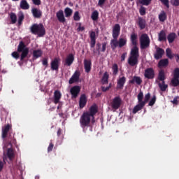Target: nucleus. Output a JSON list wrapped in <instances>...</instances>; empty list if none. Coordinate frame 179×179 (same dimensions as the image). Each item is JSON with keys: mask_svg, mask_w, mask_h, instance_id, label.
Masks as SVG:
<instances>
[{"mask_svg": "<svg viewBox=\"0 0 179 179\" xmlns=\"http://www.w3.org/2000/svg\"><path fill=\"white\" fill-rule=\"evenodd\" d=\"M130 40L134 47L130 51V55L128 58V64L130 65V66H136L139 62L138 58L140 57L139 48L137 45L138 34L134 32L131 33Z\"/></svg>", "mask_w": 179, "mask_h": 179, "instance_id": "1", "label": "nucleus"}, {"mask_svg": "<svg viewBox=\"0 0 179 179\" xmlns=\"http://www.w3.org/2000/svg\"><path fill=\"white\" fill-rule=\"evenodd\" d=\"M98 113V106L96 104H92L91 107H90V111H85L83 113L80 118V124L83 128L85 127H88L91 122V117L94 118V115Z\"/></svg>", "mask_w": 179, "mask_h": 179, "instance_id": "2", "label": "nucleus"}, {"mask_svg": "<svg viewBox=\"0 0 179 179\" xmlns=\"http://www.w3.org/2000/svg\"><path fill=\"white\" fill-rule=\"evenodd\" d=\"M19 52H21L20 56V60L23 61L26 57H27L29 50V48L27 47L26 44L24 43V41H20L18 47H17V51H13L12 52V56L14 58H16L17 59L20 57Z\"/></svg>", "mask_w": 179, "mask_h": 179, "instance_id": "3", "label": "nucleus"}, {"mask_svg": "<svg viewBox=\"0 0 179 179\" xmlns=\"http://www.w3.org/2000/svg\"><path fill=\"white\" fill-rule=\"evenodd\" d=\"M31 31L33 34H38V37H43L46 31L43 23H34L31 26Z\"/></svg>", "mask_w": 179, "mask_h": 179, "instance_id": "4", "label": "nucleus"}, {"mask_svg": "<svg viewBox=\"0 0 179 179\" xmlns=\"http://www.w3.org/2000/svg\"><path fill=\"white\" fill-rule=\"evenodd\" d=\"M144 97V94L142 90H140L139 93L137 95L138 99V104L135 106L133 108L132 113L134 114H136L138 113V111H140V110H142L143 108V99Z\"/></svg>", "mask_w": 179, "mask_h": 179, "instance_id": "5", "label": "nucleus"}, {"mask_svg": "<svg viewBox=\"0 0 179 179\" xmlns=\"http://www.w3.org/2000/svg\"><path fill=\"white\" fill-rule=\"evenodd\" d=\"M150 45V38L147 34H141L140 37V47L141 50H145Z\"/></svg>", "mask_w": 179, "mask_h": 179, "instance_id": "6", "label": "nucleus"}, {"mask_svg": "<svg viewBox=\"0 0 179 179\" xmlns=\"http://www.w3.org/2000/svg\"><path fill=\"white\" fill-rule=\"evenodd\" d=\"M122 100L120 96H115V97H114L110 102L111 108L113 110H118L122 104Z\"/></svg>", "mask_w": 179, "mask_h": 179, "instance_id": "7", "label": "nucleus"}, {"mask_svg": "<svg viewBox=\"0 0 179 179\" xmlns=\"http://www.w3.org/2000/svg\"><path fill=\"white\" fill-rule=\"evenodd\" d=\"M80 90H81V87L78 85L71 87L70 93L71 94V98L76 99V97H78L79 93L80 92Z\"/></svg>", "mask_w": 179, "mask_h": 179, "instance_id": "8", "label": "nucleus"}, {"mask_svg": "<svg viewBox=\"0 0 179 179\" xmlns=\"http://www.w3.org/2000/svg\"><path fill=\"white\" fill-rule=\"evenodd\" d=\"M144 76L147 79H154L155 76V69L153 68H146L144 71Z\"/></svg>", "mask_w": 179, "mask_h": 179, "instance_id": "9", "label": "nucleus"}, {"mask_svg": "<svg viewBox=\"0 0 179 179\" xmlns=\"http://www.w3.org/2000/svg\"><path fill=\"white\" fill-rule=\"evenodd\" d=\"M120 31H121V26L118 23L115 24L113 28V33L112 36L114 38H116L117 40L120 34Z\"/></svg>", "mask_w": 179, "mask_h": 179, "instance_id": "10", "label": "nucleus"}, {"mask_svg": "<svg viewBox=\"0 0 179 179\" xmlns=\"http://www.w3.org/2000/svg\"><path fill=\"white\" fill-rule=\"evenodd\" d=\"M80 71L77 70L73 73L71 78L69 80V83L71 85L72 83H75V82H78L80 77Z\"/></svg>", "mask_w": 179, "mask_h": 179, "instance_id": "11", "label": "nucleus"}, {"mask_svg": "<svg viewBox=\"0 0 179 179\" xmlns=\"http://www.w3.org/2000/svg\"><path fill=\"white\" fill-rule=\"evenodd\" d=\"M60 61V58L56 57L51 62V69L52 71H58Z\"/></svg>", "mask_w": 179, "mask_h": 179, "instance_id": "12", "label": "nucleus"}, {"mask_svg": "<svg viewBox=\"0 0 179 179\" xmlns=\"http://www.w3.org/2000/svg\"><path fill=\"white\" fill-rule=\"evenodd\" d=\"M31 13L34 17H36L37 19H41V17H42L43 16L42 10H41V9H38V8H32Z\"/></svg>", "mask_w": 179, "mask_h": 179, "instance_id": "13", "label": "nucleus"}, {"mask_svg": "<svg viewBox=\"0 0 179 179\" xmlns=\"http://www.w3.org/2000/svg\"><path fill=\"white\" fill-rule=\"evenodd\" d=\"M165 51L163 50V48H161L160 47H157L156 48V52L154 54V57L155 59H160V58H162Z\"/></svg>", "mask_w": 179, "mask_h": 179, "instance_id": "14", "label": "nucleus"}, {"mask_svg": "<svg viewBox=\"0 0 179 179\" xmlns=\"http://www.w3.org/2000/svg\"><path fill=\"white\" fill-rule=\"evenodd\" d=\"M166 57H168V58H170L171 59H172L173 57H175L176 62H179V54L173 55L171 48H166Z\"/></svg>", "mask_w": 179, "mask_h": 179, "instance_id": "15", "label": "nucleus"}, {"mask_svg": "<svg viewBox=\"0 0 179 179\" xmlns=\"http://www.w3.org/2000/svg\"><path fill=\"white\" fill-rule=\"evenodd\" d=\"M126 82H127L126 76H122L121 78H119L117 82V89H123Z\"/></svg>", "mask_w": 179, "mask_h": 179, "instance_id": "16", "label": "nucleus"}, {"mask_svg": "<svg viewBox=\"0 0 179 179\" xmlns=\"http://www.w3.org/2000/svg\"><path fill=\"white\" fill-rule=\"evenodd\" d=\"M74 59H75V57H74L73 54H69V55H67V57L64 61V65L71 66V65H72Z\"/></svg>", "mask_w": 179, "mask_h": 179, "instance_id": "17", "label": "nucleus"}, {"mask_svg": "<svg viewBox=\"0 0 179 179\" xmlns=\"http://www.w3.org/2000/svg\"><path fill=\"white\" fill-rule=\"evenodd\" d=\"M87 103V99L86 97V94H83L80 97L79 106L80 108H83Z\"/></svg>", "mask_w": 179, "mask_h": 179, "instance_id": "18", "label": "nucleus"}, {"mask_svg": "<svg viewBox=\"0 0 179 179\" xmlns=\"http://www.w3.org/2000/svg\"><path fill=\"white\" fill-rule=\"evenodd\" d=\"M90 37L91 38L90 41V47L91 48H94L96 43V33L95 31H91L90 34Z\"/></svg>", "mask_w": 179, "mask_h": 179, "instance_id": "19", "label": "nucleus"}, {"mask_svg": "<svg viewBox=\"0 0 179 179\" xmlns=\"http://www.w3.org/2000/svg\"><path fill=\"white\" fill-rule=\"evenodd\" d=\"M62 96V94L60 90H55V92H54V103L55 104H57L58 103H59Z\"/></svg>", "mask_w": 179, "mask_h": 179, "instance_id": "20", "label": "nucleus"}, {"mask_svg": "<svg viewBox=\"0 0 179 179\" xmlns=\"http://www.w3.org/2000/svg\"><path fill=\"white\" fill-rule=\"evenodd\" d=\"M84 68L85 69V72L89 73L92 69V61L91 59H84Z\"/></svg>", "mask_w": 179, "mask_h": 179, "instance_id": "21", "label": "nucleus"}, {"mask_svg": "<svg viewBox=\"0 0 179 179\" xmlns=\"http://www.w3.org/2000/svg\"><path fill=\"white\" fill-rule=\"evenodd\" d=\"M137 23H138L141 30H143V29H145V27H146V20H145V19H143V17H141V16H138Z\"/></svg>", "mask_w": 179, "mask_h": 179, "instance_id": "22", "label": "nucleus"}, {"mask_svg": "<svg viewBox=\"0 0 179 179\" xmlns=\"http://www.w3.org/2000/svg\"><path fill=\"white\" fill-rule=\"evenodd\" d=\"M57 17L61 23H64V22H66L65 16L64 15V10L62 9L57 12Z\"/></svg>", "mask_w": 179, "mask_h": 179, "instance_id": "23", "label": "nucleus"}, {"mask_svg": "<svg viewBox=\"0 0 179 179\" xmlns=\"http://www.w3.org/2000/svg\"><path fill=\"white\" fill-rule=\"evenodd\" d=\"M169 64V58H164L160 59L158 62L159 68H163L165 66H168Z\"/></svg>", "mask_w": 179, "mask_h": 179, "instance_id": "24", "label": "nucleus"}, {"mask_svg": "<svg viewBox=\"0 0 179 179\" xmlns=\"http://www.w3.org/2000/svg\"><path fill=\"white\" fill-rule=\"evenodd\" d=\"M158 86H159L160 90H162V92H166V90L169 87V85L166 84V83H165V79H164L162 80V82H159Z\"/></svg>", "mask_w": 179, "mask_h": 179, "instance_id": "25", "label": "nucleus"}, {"mask_svg": "<svg viewBox=\"0 0 179 179\" xmlns=\"http://www.w3.org/2000/svg\"><path fill=\"white\" fill-rule=\"evenodd\" d=\"M21 9L27 10L29 9L30 5L27 0H22L20 3Z\"/></svg>", "mask_w": 179, "mask_h": 179, "instance_id": "26", "label": "nucleus"}, {"mask_svg": "<svg viewBox=\"0 0 179 179\" xmlns=\"http://www.w3.org/2000/svg\"><path fill=\"white\" fill-rule=\"evenodd\" d=\"M137 83V85H141L143 80L141 76H134L132 79L129 80V83Z\"/></svg>", "mask_w": 179, "mask_h": 179, "instance_id": "27", "label": "nucleus"}, {"mask_svg": "<svg viewBox=\"0 0 179 179\" xmlns=\"http://www.w3.org/2000/svg\"><path fill=\"white\" fill-rule=\"evenodd\" d=\"M43 54L42 50H34L33 51V59H37L39 57H41Z\"/></svg>", "mask_w": 179, "mask_h": 179, "instance_id": "28", "label": "nucleus"}, {"mask_svg": "<svg viewBox=\"0 0 179 179\" xmlns=\"http://www.w3.org/2000/svg\"><path fill=\"white\" fill-rule=\"evenodd\" d=\"M167 19V15L165 10H162L159 15V20L160 22H165Z\"/></svg>", "mask_w": 179, "mask_h": 179, "instance_id": "29", "label": "nucleus"}, {"mask_svg": "<svg viewBox=\"0 0 179 179\" xmlns=\"http://www.w3.org/2000/svg\"><path fill=\"white\" fill-rule=\"evenodd\" d=\"M9 129L10 124H7V125H5V127L2 129V138H6Z\"/></svg>", "mask_w": 179, "mask_h": 179, "instance_id": "30", "label": "nucleus"}, {"mask_svg": "<svg viewBox=\"0 0 179 179\" xmlns=\"http://www.w3.org/2000/svg\"><path fill=\"white\" fill-rule=\"evenodd\" d=\"M7 156L10 160H13V157H15L14 150H13V148H8Z\"/></svg>", "mask_w": 179, "mask_h": 179, "instance_id": "31", "label": "nucleus"}, {"mask_svg": "<svg viewBox=\"0 0 179 179\" xmlns=\"http://www.w3.org/2000/svg\"><path fill=\"white\" fill-rule=\"evenodd\" d=\"M119 45V41L118 40H117V38H113L112 40H110V45H111V48L113 50H115V48H117V47Z\"/></svg>", "mask_w": 179, "mask_h": 179, "instance_id": "32", "label": "nucleus"}, {"mask_svg": "<svg viewBox=\"0 0 179 179\" xmlns=\"http://www.w3.org/2000/svg\"><path fill=\"white\" fill-rule=\"evenodd\" d=\"M166 40V31L164 30H161L159 33V41H164Z\"/></svg>", "mask_w": 179, "mask_h": 179, "instance_id": "33", "label": "nucleus"}, {"mask_svg": "<svg viewBox=\"0 0 179 179\" xmlns=\"http://www.w3.org/2000/svg\"><path fill=\"white\" fill-rule=\"evenodd\" d=\"M158 79L159 80H161V82H163L164 79H166L165 72L163 69H161V71H159Z\"/></svg>", "mask_w": 179, "mask_h": 179, "instance_id": "34", "label": "nucleus"}, {"mask_svg": "<svg viewBox=\"0 0 179 179\" xmlns=\"http://www.w3.org/2000/svg\"><path fill=\"white\" fill-rule=\"evenodd\" d=\"M108 78H109V73L108 72H104L101 78L102 83L103 84L108 83Z\"/></svg>", "mask_w": 179, "mask_h": 179, "instance_id": "35", "label": "nucleus"}, {"mask_svg": "<svg viewBox=\"0 0 179 179\" xmlns=\"http://www.w3.org/2000/svg\"><path fill=\"white\" fill-rule=\"evenodd\" d=\"M64 14L66 17H70L71 16H72L73 9H71V8H69V7L65 8Z\"/></svg>", "mask_w": 179, "mask_h": 179, "instance_id": "36", "label": "nucleus"}, {"mask_svg": "<svg viewBox=\"0 0 179 179\" xmlns=\"http://www.w3.org/2000/svg\"><path fill=\"white\" fill-rule=\"evenodd\" d=\"M176 33H170L168 34L167 38L169 43H173L176 40Z\"/></svg>", "mask_w": 179, "mask_h": 179, "instance_id": "37", "label": "nucleus"}, {"mask_svg": "<svg viewBox=\"0 0 179 179\" xmlns=\"http://www.w3.org/2000/svg\"><path fill=\"white\" fill-rule=\"evenodd\" d=\"M127 43V38H119L118 45L120 48L124 47V45H126Z\"/></svg>", "mask_w": 179, "mask_h": 179, "instance_id": "38", "label": "nucleus"}, {"mask_svg": "<svg viewBox=\"0 0 179 179\" xmlns=\"http://www.w3.org/2000/svg\"><path fill=\"white\" fill-rule=\"evenodd\" d=\"M113 75H117L119 72V66L117 64H113L112 66Z\"/></svg>", "mask_w": 179, "mask_h": 179, "instance_id": "39", "label": "nucleus"}, {"mask_svg": "<svg viewBox=\"0 0 179 179\" xmlns=\"http://www.w3.org/2000/svg\"><path fill=\"white\" fill-rule=\"evenodd\" d=\"M150 99V93H146V94H145V98L144 100L143 99V108L145 107L146 103H148V101H149Z\"/></svg>", "mask_w": 179, "mask_h": 179, "instance_id": "40", "label": "nucleus"}, {"mask_svg": "<svg viewBox=\"0 0 179 179\" xmlns=\"http://www.w3.org/2000/svg\"><path fill=\"white\" fill-rule=\"evenodd\" d=\"M99 16V13L98 10H94L91 15V18L92 20H98Z\"/></svg>", "mask_w": 179, "mask_h": 179, "instance_id": "41", "label": "nucleus"}, {"mask_svg": "<svg viewBox=\"0 0 179 179\" xmlns=\"http://www.w3.org/2000/svg\"><path fill=\"white\" fill-rule=\"evenodd\" d=\"M24 19V15L23 12H20L18 14V24H19V26H20L22 24Z\"/></svg>", "mask_w": 179, "mask_h": 179, "instance_id": "42", "label": "nucleus"}, {"mask_svg": "<svg viewBox=\"0 0 179 179\" xmlns=\"http://www.w3.org/2000/svg\"><path fill=\"white\" fill-rule=\"evenodd\" d=\"M10 17L11 19V23H13V24H14L15 23H16L17 22V15H15V13H14L13 12H12L10 15Z\"/></svg>", "mask_w": 179, "mask_h": 179, "instance_id": "43", "label": "nucleus"}, {"mask_svg": "<svg viewBox=\"0 0 179 179\" xmlns=\"http://www.w3.org/2000/svg\"><path fill=\"white\" fill-rule=\"evenodd\" d=\"M139 13L141 16H144L145 15H146V8H145V6H143V5H142L140 7Z\"/></svg>", "mask_w": 179, "mask_h": 179, "instance_id": "44", "label": "nucleus"}, {"mask_svg": "<svg viewBox=\"0 0 179 179\" xmlns=\"http://www.w3.org/2000/svg\"><path fill=\"white\" fill-rule=\"evenodd\" d=\"M156 100H157V96L156 94H154L152 99L150 100L148 103V106H154L155 103H156Z\"/></svg>", "mask_w": 179, "mask_h": 179, "instance_id": "45", "label": "nucleus"}, {"mask_svg": "<svg viewBox=\"0 0 179 179\" xmlns=\"http://www.w3.org/2000/svg\"><path fill=\"white\" fill-rule=\"evenodd\" d=\"M171 83L173 86H178L179 79H178L177 78H176V76H174V78L171 80Z\"/></svg>", "mask_w": 179, "mask_h": 179, "instance_id": "46", "label": "nucleus"}, {"mask_svg": "<svg viewBox=\"0 0 179 179\" xmlns=\"http://www.w3.org/2000/svg\"><path fill=\"white\" fill-rule=\"evenodd\" d=\"M73 20H76V21L80 20V13L78 10L74 12Z\"/></svg>", "mask_w": 179, "mask_h": 179, "instance_id": "47", "label": "nucleus"}, {"mask_svg": "<svg viewBox=\"0 0 179 179\" xmlns=\"http://www.w3.org/2000/svg\"><path fill=\"white\" fill-rule=\"evenodd\" d=\"M174 76L177 78V79H179V68H176L174 69Z\"/></svg>", "mask_w": 179, "mask_h": 179, "instance_id": "48", "label": "nucleus"}, {"mask_svg": "<svg viewBox=\"0 0 179 179\" xmlns=\"http://www.w3.org/2000/svg\"><path fill=\"white\" fill-rule=\"evenodd\" d=\"M54 148V143H52V141H50V145L48 148V152H51Z\"/></svg>", "mask_w": 179, "mask_h": 179, "instance_id": "49", "label": "nucleus"}, {"mask_svg": "<svg viewBox=\"0 0 179 179\" xmlns=\"http://www.w3.org/2000/svg\"><path fill=\"white\" fill-rule=\"evenodd\" d=\"M111 85H109V86H101V90L102 92H107V90H109L110 89Z\"/></svg>", "mask_w": 179, "mask_h": 179, "instance_id": "50", "label": "nucleus"}, {"mask_svg": "<svg viewBox=\"0 0 179 179\" xmlns=\"http://www.w3.org/2000/svg\"><path fill=\"white\" fill-rule=\"evenodd\" d=\"M171 2L172 5H174L175 6H179V0H171Z\"/></svg>", "mask_w": 179, "mask_h": 179, "instance_id": "51", "label": "nucleus"}, {"mask_svg": "<svg viewBox=\"0 0 179 179\" xmlns=\"http://www.w3.org/2000/svg\"><path fill=\"white\" fill-rule=\"evenodd\" d=\"M106 45H107V43H106V42L102 43V48H101L102 52H105L106 49Z\"/></svg>", "mask_w": 179, "mask_h": 179, "instance_id": "52", "label": "nucleus"}, {"mask_svg": "<svg viewBox=\"0 0 179 179\" xmlns=\"http://www.w3.org/2000/svg\"><path fill=\"white\" fill-rule=\"evenodd\" d=\"M101 46V43H96V51H98V54L101 53V51H100Z\"/></svg>", "mask_w": 179, "mask_h": 179, "instance_id": "53", "label": "nucleus"}, {"mask_svg": "<svg viewBox=\"0 0 179 179\" xmlns=\"http://www.w3.org/2000/svg\"><path fill=\"white\" fill-rule=\"evenodd\" d=\"M78 30L83 31L85 30V27L84 26H81V23H80L79 26H78Z\"/></svg>", "mask_w": 179, "mask_h": 179, "instance_id": "54", "label": "nucleus"}, {"mask_svg": "<svg viewBox=\"0 0 179 179\" xmlns=\"http://www.w3.org/2000/svg\"><path fill=\"white\" fill-rule=\"evenodd\" d=\"M43 65H45V66H48V61L47 58H44V59H43Z\"/></svg>", "mask_w": 179, "mask_h": 179, "instance_id": "55", "label": "nucleus"}, {"mask_svg": "<svg viewBox=\"0 0 179 179\" xmlns=\"http://www.w3.org/2000/svg\"><path fill=\"white\" fill-rule=\"evenodd\" d=\"M172 103H173V104H177L178 103V97L176 96L173 98V100H172Z\"/></svg>", "mask_w": 179, "mask_h": 179, "instance_id": "56", "label": "nucleus"}, {"mask_svg": "<svg viewBox=\"0 0 179 179\" xmlns=\"http://www.w3.org/2000/svg\"><path fill=\"white\" fill-rule=\"evenodd\" d=\"M126 56H127V52H124L123 54H122L121 61H125Z\"/></svg>", "mask_w": 179, "mask_h": 179, "instance_id": "57", "label": "nucleus"}, {"mask_svg": "<svg viewBox=\"0 0 179 179\" xmlns=\"http://www.w3.org/2000/svg\"><path fill=\"white\" fill-rule=\"evenodd\" d=\"M4 164L2 162V161H0V171H2L3 169Z\"/></svg>", "mask_w": 179, "mask_h": 179, "instance_id": "58", "label": "nucleus"}, {"mask_svg": "<svg viewBox=\"0 0 179 179\" xmlns=\"http://www.w3.org/2000/svg\"><path fill=\"white\" fill-rule=\"evenodd\" d=\"M61 134H62V128H59L57 131V136H60Z\"/></svg>", "mask_w": 179, "mask_h": 179, "instance_id": "59", "label": "nucleus"}, {"mask_svg": "<svg viewBox=\"0 0 179 179\" xmlns=\"http://www.w3.org/2000/svg\"><path fill=\"white\" fill-rule=\"evenodd\" d=\"M101 96V93H96V97H100Z\"/></svg>", "mask_w": 179, "mask_h": 179, "instance_id": "60", "label": "nucleus"}, {"mask_svg": "<svg viewBox=\"0 0 179 179\" xmlns=\"http://www.w3.org/2000/svg\"><path fill=\"white\" fill-rule=\"evenodd\" d=\"M36 179H39V176H36Z\"/></svg>", "mask_w": 179, "mask_h": 179, "instance_id": "61", "label": "nucleus"}, {"mask_svg": "<svg viewBox=\"0 0 179 179\" xmlns=\"http://www.w3.org/2000/svg\"><path fill=\"white\" fill-rule=\"evenodd\" d=\"M93 52H94V53H95V52H96V50H95V48H94V51H93Z\"/></svg>", "mask_w": 179, "mask_h": 179, "instance_id": "62", "label": "nucleus"}, {"mask_svg": "<svg viewBox=\"0 0 179 179\" xmlns=\"http://www.w3.org/2000/svg\"><path fill=\"white\" fill-rule=\"evenodd\" d=\"M178 36H179V33H178Z\"/></svg>", "mask_w": 179, "mask_h": 179, "instance_id": "63", "label": "nucleus"}]
</instances>
